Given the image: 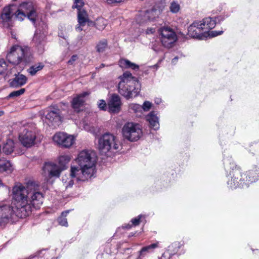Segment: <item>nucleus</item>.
<instances>
[{"label":"nucleus","mask_w":259,"mask_h":259,"mask_svg":"<svg viewBox=\"0 0 259 259\" xmlns=\"http://www.w3.org/2000/svg\"><path fill=\"white\" fill-rule=\"evenodd\" d=\"M224 167L227 177H229L227 184L230 189L248 188L259 180V166H255L243 172L240 166L228 159L224 162Z\"/></svg>","instance_id":"f257e3e1"},{"label":"nucleus","mask_w":259,"mask_h":259,"mask_svg":"<svg viewBox=\"0 0 259 259\" xmlns=\"http://www.w3.org/2000/svg\"><path fill=\"white\" fill-rule=\"evenodd\" d=\"M88 150H82L79 152L76 162L79 167L72 166L70 176L76 177L79 181H85L92 177L96 172V158Z\"/></svg>","instance_id":"f03ea898"},{"label":"nucleus","mask_w":259,"mask_h":259,"mask_svg":"<svg viewBox=\"0 0 259 259\" xmlns=\"http://www.w3.org/2000/svg\"><path fill=\"white\" fill-rule=\"evenodd\" d=\"M29 194L28 190L21 183H17L13 187L12 204L16 209L17 217L19 218H25L31 213Z\"/></svg>","instance_id":"7ed1b4c3"},{"label":"nucleus","mask_w":259,"mask_h":259,"mask_svg":"<svg viewBox=\"0 0 259 259\" xmlns=\"http://www.w3.org/2000/svg\"><path fill=\"white\" fill-rule=\"evenodd\" d=\"M119 78L120 80L118 84V91L121 96L126 99L137 96L139 92V88L137 87L139 82L132 76L130 71L124 72L119 77Z\"/></svg>","instance_id":"20e7f679"},{"label":"nucleus","mask_w":259,"mask_h":259,"mask_svg":"<svg viewBox=\"0 0 259 259\" xmlns=\"http://www.w3.org/2000/svg\"><path fill=\"white\" fill-rule=\"evenodd\" d=\"M6 58L10 63L14 65L17 66L21 63L26 65L31 62L33 55L29 47L14 45L8 53Z\"/></svg>","instance_id":"39448f33"},{"label":"nucleus","mask_w":259,"mask_h":259,"mask_svg":"<svg viewBox=\"0 0 259 259\" xmlns=\"http://www.w3.org/2000/svg\"><path fill=\"white\" fill-rule=\"evenodd\" d=\"M119 142L113 134L106 133L98 139V147L101 154L107 155L109 152H114L118 149Z\"/></svg>","instance_id":"423d86ee"},{"label":"nucleus","mask_w":259,"mask_h":259,"mask_svg":"<svg viewBox=\"0 0 259 259\" xmlns=\"http://www.w3.org/2000/svg\"><path fill=\"white\" fill-rule=\"evenodd\" d=\"M122 134L125 139L130 142L137 141L143 135L142 126L138 123L128 122L123 125Z\"/></svg>","instance_id":"0eeeda50"},{"label":"nucleus","mask_w":259,"mask_h":259,"mask_svg":"<svg viewBox=\"0 0 259 259\" xmlns=\"http://www.w3.org/2000/svg\"><path fill=\"white\" fill-rule=\"evenodd\" d=\"M160 41L163 47L170 48L177 40V36L174 30L169 27H163L159 29Z\"/></svg>","instance_id":"6e6552de"},{"label":"nucleus","mask_w":259,"mask_h":259,"mask_svg":"<svg viewBox=\"0 0 259 259\" xmlns=\"http://www.w3.org/2000/svg\"><path fill=\"white\" fill-rule=\"evenodd\" d=\"M16 209L13 205H3L0 206V227H5L13 218L17 217Z\"/></svg>","instance_id":"1a4fd4ad"},{"label":"nucleus","mask_w":259,"mask_h":259,"mask_svg":"<svg viewBox=\"0 0 259 259\" xmlns=\"http://www.w3.org/2000/svg\"><path fill=\"white\" fill-rule=\"evenodd\" d=\"M36 133L32 128H26L19 135V140L26 147H30L34 144Z\"/></svg>","instance_id":"9d476101"},{"label":"nucleus","mask_w":259,"mask_h":259,"mask_svg":"<svg viewBox=\"0 0 259 259\" xmlns=\"http://www.w3.org/2000/svg\"><path fill=\"white\" fill-rule=\"evenodd\" d=\"M49 108V111L46 115V119L52 126H59L62 122L60 109L56 105L51 106Z\"/></svg>","instance_id":"9b49d317"},{"label":"nucleus","mask_w":259,"mask_h":259,"mask_svg":"<svg viewBox=\"0 0 259 259\" xmlns=\"http://www.w3.org/2000/svg\"><path fill=\"white\" fill-rule=\"evenodd\" d=\"M15 6L14 5H9L5 6L2 9L0 14V24L6 28L10 27V22L13 16V7Z\"/></svg>","instance_id":"f8f14e48"},{"label":"nucleus","mask_w":259,"mask_h":259,"mask_svg":"<svg viewBox=\"0 0 259 259\" xmlns=\"http://www.w3.org/2000/svg\"><path fill=\"white\" fill-rule=\"evenodd\" d=\"M90 94L89 92H83L80 94H77L71 101V107L76 113H79L83 110L85 105V98Z\"/></svg>","instance_id":"ddd939ff"},{"label":"nucleus","mask_w":259,"mask_h":259,"mask_svg":"<svg viewBox=\"0 0 259 259\" xmlns=\"http://www.w3.org/2000/svg\"><path fill=\"white\" fill-rule=\"evenodd\" d=\"M188 35L192 38L203 39L207 36L200 22H194L188 28Z\"/></svg>","instance_id":"4468645a"},{"label":"nucleus","mask_w":259,"mask_h":259,"mask_svg":"<svg viewBox=\"0 0 259 259\" xmlns=\"http://www.w3.org/2000/svg\"><path fill=\"white\" fill-rule=\"evenodd\" d=\"M53 140L62 147L69 148L74 143L75 139L73 136L60 132L54 136Z\"/></svg>","instance_id":"2eb2a0df"},{"label":"nucleus","mask_w":259,"mask_h":259,"mask_svg":"<svg viewBox=\"0 0 259 259\" xmlns=\"http://www.w3.org/2000/svg\"><path fill=\"white\" fill-rule=\"evenodd\" d=\"M121 101L119 95L113 94L107 102L108 112L111 113H119L121 110Z\"/></svg>","instance_id":"dca6fc26"},{"label":"nucleus","mask_w":259,"mask_h":259,"mask_svg":"<svg viewBox=\"0 0 259 259\" xmlns=\"http://www.w3.org/2000/svg\"><path fill=\"white\" fill-rule=\"evenodd\" d=\"M44 196L42 193L34 190L31 195L29 203L36 209H39L43 203Z\"/></svg>","instance_id":"f3484780"},{"label":"nucleus","mask_w":259,"mask_h":259,"mask_svg":"<svg viewBox=\"0 0 259 259\" xmlns=\"http://www.w3.org/2000/svg\"><path fill=\"white\" fill-rule=\"evenodd\" d=\"M63 169L60 167L58 168L56 164L52 163H45L43 167V170L45 172H48L50 177H59L61 171Z\"/></svg>","instance_id":"a211bd4d"},{"label":"nucleus","mask_w":259,"mask_h":259,"mask_svg":"<svg viewBox=\"0 0 259 259\" xmlns=\"http://www.w3.org/2000/svg\"><path fill=\"white\" fill-rule=\"evenodd\" d=\"M27 81V77L25 75L18 74L15 76V78L10 80L9 83L11 87L17 88L24 85Z\"/></svg>","instance_id":"6ab92c4d"},{"label":"nucleus","mask_w":259,"mask_h":259,"mask_svg":"<svg viewBox=\"0 0 259 259\" xmlns=\"http://www.w3.org/2000/svg\"><path fill=\"white\" fill-rule=\"evenodd\" d=\"M200 22V25L203 28V29L207 35V33L210 30L214 28L217 24L216 20L211 17H207L203 19Z\"/></svg>","instance_id":"aec40b11"},{"label":"nucleus","mask_w":259,"mask_h":259,"mask_svg":"<svg viewBox=\"0 0 259 259\" xmlns=\"http://www.w3.org/2000/svg\"><path fill=\"white\" fill-rule=\"evenodd\" d=\"M159 243L158 242L152 243L149 245L143 247L139 251V256L137 259H141L145 256L148 253H151L154 251V249L158 247Z\"/></svg>","instance_id":"412c9836"},{"label":"nucleus","mask_w":259,"mask_h":259,"mask_svg":"<svg viewBox=\"0 0 259 259\" xmlns=\"http://www.w3.org/2000/svg\"><path fill=\"white\" fill-rule=\"evenodd\" d=\"M77 22L81 25H85L87 23H93L92 21L90 20L89 15L84 9L77 11Z\"/></svg>","instance_id":"4be33fe9"},{"label":"nucleus","mask_w":259,"mask_h":259,"mask_svg":"<svg viewBox=\"0 0 259 259\" xmlns=\"http://www.w3.org/2000/svg\"><path fill=\"white\" fill-rule=\"evenodd\" d=\"M146 120L149 122L151 127L156 130L159 128L158 118L153 111L150 112L146 116Z\"/></svg>","instance_id":"5701e85b"},{"label":"nucleus","mask_w":259,"mask_h":259,"mask_svg":"<svg viewBox=\"0 0 259 259\" xmlns=\"http://www.w3.org/2000/svg\"><path fill=\"white\" fill-rule=\"evenodd\" d=\"M144 22L154 21L158 17L157 11L155 9H151L145 12L142 16Z\"/></svg>","instance_id":"b1692460"},{"label":"nucleus","mask_w":259,"mask_h":259,"mask_svg":"<svg viewBox=\"0 0 259 259\" xmlns=\"http://www.w3.org/2000/svg\"><path fill=\"white\" fill-rule=\"evenodd\" d=\"M45 67V64L42 62H38L34 65H31L28 69H27V72L31 76H34L36 73L41 70Z\"/></svg>","instance_id":"393cba45"},{"label":"nucleus","mask_w":259,"mask_h":259,"mask_svg":"<svg viewBox=\"0 0 259 259\" xmlns=\"http://www.w3.org/2000/svg\"><path fill=\"white\" fill-rule=\"evenodd\" d=\"M15 143L13 140L9 139L4 144L3 148V152L6 155L11 154L15 148Z\"/></svg>","instance_id":"a878e982"},{"label":"nucleus","mask_w":259,"mask_h":259,"mask_svg":"<svg viewBox=\"0 0 259 259\" xmlns=\"http://www.w3.org/2000/svg\"><path fill=\"white\" fill-rule=\"evenodd\" d=\"M107 24L108 21L102 17L97 18L94 22V26L101 31L104 30Z\"/></svg>","instance_id":"bb28decb"},{"label":"nucleus","mask_w":259,"mask_h":259,"mask_svg":"<svg viewBox=\"0 0 259 259\" xmlns=\"http://www.w3.org/2000/svg\"><path fill=\"white\" fill-rule=\"evenodd\" d=\"M71 157L68 155H63L59 156L58 158V163L62 169H65L67 168L66 165L70 161Z\"/></svg>","instance_id":"cd10ccee"},{"label":"nucleus","mask_w":259,"mask_h":259,"mask_svg":"<svg viewBox=\"0 0 259 259\" xmlns=\"http://www.w3.org/2000/svg\"><path fill=\"white\" fill-rule=\"evenodd\" d=\"M12 170V165L9 161L5 158H0V171H7Z\"/></svg>","instance_id":"c85d7f7f"},{"label":"nucleus","mask_w":259,"mask_h":259,"mask_svg":"<svg viewBox=\"0 0 259 259\" xmlns=\"http://www.w3.org/2000/svg\"><path fill=\"white\" fill-rule=\"evenodd\" d=\"M20 9H21L25 14L35 9L33 3L31 2H24L20 5Z\"/></svg>","instance_id":"c756f323"},{"label":"nucleus","mask_w":259,"mask_h":259,"mask_svg":"<svg viewBox=\"0 0 259 259\" xmlns=\"http://www.w3.org/2000/svg\"><path fill=\"white\" fill-rule=\"evenodd\" d=\"M69 210H65L61 213V214L57 219L58 224L62 226H68L67 220L66 217L69 212Z\"/></svg>","instance_id":"7c9ffc66"},{"label":"nucleus","mask_w":259,"mask_h":259,"mask_svg":"<svg viewBox=\"0 0 259 259\" xmlns=\"http://www.w3.org/2000/svg\"><path fill=\"white\" fill-rule=\"evenodd\" d=\"M45 36L41 33H35L33 41L37 47L44 46Z\"/></svg>","instance_id":"2f4dec72"},{"label":"nucleus","mask_w":259,"mask_h":259,"mask_svg":"<svg viewBox=\"0 0 259 259\" xmlns=\"http://www.w3.org/2000/svg\"><path fill=\"white\" fill-rule=\"evenodd\" d=\"M145 218V215H143L142 214L139 215L137 217L133 218L131 220V223H132V225L134 226H137L139 225L141 222H144V223H145L146 222Z\"/></svg>","instance_id":"473e14b6"},{"label":"nucleus","mask_w":259,"mask_h":259,"mask_svg":"<svg viewBox=\"0 0 259 259\" xmlns=\"http://www.w3.org/2000/svg\"><path fill=\"white\" fill-rule=\"evenodd\" d=\"M108 45L107 40L106 39H103L100 41L97 45L96 48V51L99 53H102L105 51L107 48Z\"/></svg>","instance_id":"72a5a7b5"},{"label":"nucleus","mask_w":259,"mask_h":259,"mask_svg":"<svg viewBox=\"0 0 259 259\" xmlns=\"http://www.w3.org/2000/svg\"><path fill=\"white\" fill-rule=\"evenodd\" d=\"M38 15L36 10L29 12L26 14V17L32 22L33 25H35Z\"/></svg>","instance_id":"f704fd0d"},{"label":"nucleus","mask_w":259,"mask_h":259,"mask_svg":"<svg viewBox=\"0 0 259 259\" xmlns=\"http://www.w3.org/2000/svg\"><path fill=\"white\" fill-rule=\"evenodd\" d=\"M119 66L121 68L127 69V68H130V67H131V66L133 63L131 62L130 61H129L127 59H121L119 60Z\"/></svg>","instance_id":"c9c22d12"},{"label":"nucleus","mask_w":259,"mask_h":259,"mask_svg":"<svg viewBox=\"0 0 259 259\" xmlns=\"http://www.w3.org/2000/svg\"><path fill=\"white\" fill-rule=\"evenodd\" d=\"M25 92V89L24 88H22L19 90L11 92L8 96L9 98H15L17 97H19L22 94H23Z\"/></svg>","instance_id":"e433bc0d"},{"label":"nucleus","mask_w":259,"mask_h":259,"mask_svg":"<svg viewBox=\"0 0 259 259\" xmlns=\"http://www.w3.org/2000/svg\"><path fill=\"white\" fill-rule=\"evenodd\" d=\"M15 15L17 19L19 21H23L25 18L26 17V14H25L21 9H18L15 13Z\"/></svg>","instance_id":"4c0bfd02"},{"label":"nucleus","mask_w":259,"mask_h":259,"mask_svg":"<svg viewBox=\"0 0 259 259\" xmlns=\"http://www.w3.org/2000/svg\"><path fill=\"white\" fill-rule=\"evenodd\" d=\"M73 5L72 6V9H77V11L79 10H82V7L84 6V2L83 0H73Z\"/></svg>","instance_id":"58836bf2"},{"label":"nucleus","mask_w":259,"mask_h":259,"mask_svg":"<svg viewBox=\"0 0 259 259\" xmlns=\"http://www.w3.org/2000/svg\"><path fill=\"white\" fill-rule=\"evenodd\" d=\"M129 107L135 113L140 112L142 110V106L138 104H131L129 105Z\"/></svg>","instance_id":"ea45409f"},{"label":"nucleus","mask_w":259,"mask_h":259,"mask_svg":"<svg viewBox=\"0 0 259 259\" xmlns=\"http://www.w3.org/2000/svg\"><path fill=\"white\" fill-rule=\"evenodd\" d=\"M7 64L4 60H0V75L6 72L7 70Z\"/></svg>","instance_id":"a19ab883"},{"label":"nucleus","mask_w":259,"mask_h":259,"mask_svg":"<svg viewBox=\"0 0 259 259\" xmlns=\"http://www.w3.org/2000/svg\"><path fill=\"white\" fill-rule=\"evenodd\" d=\"M98 107L100 110L106 111L108 109V105L104 100H100L98 102Z\"/></svg>","instance_id":"79ce46f5"},{"label":"nucleus","mask_w":259,"mask_h":259,"mask_svg":"<svg viewBox=\"0 0 259 259\" xmlns=\"http://www.w3.org/2000/svg\"><path fill=\"white\" fill-rule=\"evenodd\" d=\"M170 11L172 13H177L180 10V6L176 2H172L170 6Z\"/></svg>","instance_id":"37998d69"},{"label":"nucleus","mask_w":259,"mask_h":259,"mask_svg":"<svg viewBox=\"0 0 259 259\" xmlns=\"http://www.w3.org/2000/svg\"><path fill=\"white\" fill-rule=\"evenodd\" d=\"M223 30H221V31H216V30L209 31V32L207 33V35H208L210 37H215L217 36H218L219 35H221L222 34H223Z\"/></svg>","instance_id":"c03bdc74"},{"label":"nucleus","mask_w":259,"mask_h":259,"mask_svg":"<svg viewBox=\"0 0 259 259\" xmlns=\"http://www.w3.org/2000/svg\"><path fill=\"white\" fill-rule=\"evenodd\" d=\"M152 106V104L149 101H145L142 106V109L145 111H148L150 110Z\"/></svg>","instance_id":"a18cd8bd"},{"label":"nucleus","mask_w":259,"mask_h":259,"mask_svg":"<svg viewBox=\"0 0 259 259\" xmlns=\"http://www.w3.org/2000/svg\"><path fill=\"white\" fill-rule=\"evenodd\" d=\"M228 16L226 15V16L224 15H220L217 17H215L214 19V20H216L217 23H221V22L223 21L226 17H228Z\"/></svg>","instance_id":"49530a36"},{"label":"nucleus","mask_w":259,"mask_h":259,"mask_svg":"<svg viewBox=\"0 0 259 259\" xmlns=\"http://www.w3.org/2000/svg\"><path fill=\"white\" fill-rule=\"evenodd\" d=\"M77 59V56L76 55H73L71 56V58L68 61V63L69 64H72L74 62H75Z\"/></svg>","instance_id":"de8ad7c7"},{"label":"nucleus","mask_w":259,"mask_h":259,"mask_svg":"<svg viewBox=\"0 0 259 259\" xmlns=\"http://www.w3.org/2000/svg\"><path fill=\"white\" fill-rule=\"evenodd\" d=\"M173 245L177 247L178 248H180L184 245V242L182 241L181 242H175L173 243Z\"/></svg>","instance_id":"09e8293b"},{"label":"nucleus","mask_w":259,"mask_h":259,"mask_svg":"<svg viewBox=\"0 0 259 259\" xmlns=\"http://www.w3.org/2000/svg\"><path fill=\"white\" fill-rule=\"evenodd\" d=\"M85 25H81L80 24H78L75 26V30L77 32H80L82 30V27H84Z\"/></svg>","instance_id":"8fccbe9b"},{"label":"nucleus","mask_w":259,"mask_h":259,"mask_svg":"<svg viewBox=\"0 0 259 259\" xmlns=\"http://www.w3.org/2000/svg\"><path fill=\"white\" fill-rule=\"evenodd\" d=\"M130 68H131L134 70H138L139 69V66L138 65L133 63L131 66V67H130Z\"/></svg>","instance_id":"3c124183"},{"label":"nucleus","mask_w":259,"mask_h":259,"mask_svg":"<svg viewBox=\"0 0 259 259\" xmlns=\"http://www.w3.org/2000/svg\"><path fill=\"white\" fill-rule=\"evenodd\" d=\"M154 32H155V29L152 28H148L147 29V31H146L147 33H148V34H149V33L152 34Z\"/></svg>","instance_id":"603ef678"},{"label":"nucleus","mask_w":259,"mask_h":259,"mask_svg":"<svg viewBox=\"0 0 259 259\" xmlns=\"http://www.w3.org/2000/svg\"><path fill=\"white\" fill-rule=\"evenodd\" d=\"M132 226H133L132 224V225L129 224H126V225H125V226H123V228L124 229H128H128H131V228L132 227Z\"/></svg>","instance_id":"864d4df0"},{"label":"nucleus","mask_w":259,"mask_h":259,"mask_svg":"<svg viewBox=\"0 0 259 259\" xmlns=\"http://www.w3.org/2000/svg\"><path fill=\"white\" fill-rule=\"evenodd\" d=\"M11 37L14 38V39H17L16 38V34L15 33V32L13 31H11Z\"/></svg>","instance_id":"5fc2aeb1"},{"label":"nucleus","mask_w":259,"mask_h":259,"mask_svg":"<svg viewBox=\"0 0 259 259\" xmlns=\"http://www.w3.org/2000/svg\"><path fill=\"white\" fill-rule=\"evenodd\" d=\"M178 57H175L174 58H173L171 61L172 63L176 64V63L178 60Z\"/></svg>","instance_id":"6e6d98bb"},{"label":"nucleus","mask_w":259,"mask_h":259,"mask_svg":"<svg viewBox=\"0 0 259 259\" xmlns=\"http://www.w3.org/2000/svg\"><path fill=\"white\" fill-rule=\"evenodd\" d=\"M105 65L104 64L102 63V64L100 65V66H99V68H98V69H101V68H103V67H105Z\"/></svg>","instance_id":"4d7b16f0"},{"label":"nucleus","mask_w":259,"mask_h":259,"mask_svg":"<svg viewBox=\"0 0 259 259\" xmlns=\"http://www.w3.org/2000/svg\"><path fill=\"white\" fill-rule=\"evenodd\" d=\"M33 184H34L33 182L29 183H28V186L27 188H28L30 186H32Z\"/></svg>","instance_id":"13d9d810"},{"label":"nucleus","mask_w":259,"mask_h":259,"mask_svg":"<svg viewBox=\"0 0 259 259\" xmlns=\"http://www.w3.org/2000/svg\"><path fill=\"white\" fill-rule=\"evenodd\" d=\"M94 21H93V23H91V22L88 23V25L89 26H92V25L94 26Z\"/></svg>","instance_id":"bf43d9fd"},{"label":"nucleus","mask_w":259,"mask_h":259,"mask_svg":"<svg viewBox=\"0 0 259 259\" xmlns=\"http://www.w3.org/2000/svg\"><path fill=\"white\" fill-rule=\"evenodd\" d=\"M4 113L3 111H0V116L2 115Z\"/></svg>","instance_id":"052dcab7"},{"label":"nucleus","mask_w":259,"mask_h":259,"mask_svg":"<svg viewBox=\"0 0 259 259\" xmlns=\"http://www.w3.org/2000/svg\"><path fill=\"white\" fill-rule=\"evenodd\" d=\"M13 1H16L17 0H12Z\"/></svg>","instance_id":"680f3d73"}]
</instances>
